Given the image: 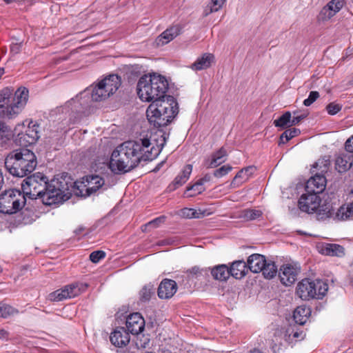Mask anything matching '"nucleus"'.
<instances>
[{"label":"nucleus","mask_w":353,"mask_h":353,"mask_svg":"<svg viewBox=\"0 0 353 353\" xmlns=\"http://www.w3.org/2000/svg\"><path fill=\"white\" fill-rule=\"evenodd\" d=\"M168 89L167 79L157 74L143 75L139 79L137 85L139 97L146 102L165 97Z\"/></svg>","instance_id":"4"},{"label":"nucleus","mask_w":353,"mask_h":353,"mask_svg":"<svg viewBox=\"0 0 353 353\" xmlns=\"http://www.w3.org/2000/svg\"><path fill=\"white\" fill-rule=\"evenodd\" d=\"M120 85V77L117 74H110L101 80L96 85H92L91 88L85 89L79 95H77L76 99H81L83 97L90 94L92 101H103L114 94Z\"/></svg>","instance_id":"6"},{"label":"nucleus","mask_w":353,"mask_h":353,"mask_svg":"<svg viewBox=\"0 0 353 353\" xmlns=\"http://www.w3.org/2000/svg\"><path fill=\"white\" fill-rule=\"evenodd\" d=\"M255 171L256 168L254 166H248L241 169L232 181L230 184L231 188H235L239 187L243 183L246 182Z\"/></svg>","instance_id":"20"},{"label":"nucleus","mask_w":353,"mask_h":353,"mask_svg":"<svg viewBox=\"0 0 353 353\" xmlns=\"http://www.w3.org/2000/svg\"><path fill=\"white\" fill-rule=\"evenodd\" d=\"M72 192L73 193L81 197H87L90 196V193H87V184L83 177L81 180L77 181L74 183V185L72 186Z\"/></svg>","instance_id":"32"},{"label":"nucleus","mask_w":353,"mask_h":353,"mask_svg":"<svg viewBox=\"0 0 353 353\" xmlns=\"http://www.w3.org/2000/svg\"><path fill=\"white\" fill-rule=\"evenodd\" d=\"M321 198L318 194L314 193H308L303 194L298 202L299 209L308 214L319 212V214L321 218H332V216H327L326 213L328 210H333L327 206H321Z\"/></svg>","instance_id":"11"},{"label":"nucleus","mask_w":353,"mask_h":353,"mask_svg":"<svg viewBox=\"0 0 353 353\" xmlns=\"http://www.w3.org/2000/svg\"><path fill=\"white\" fill-rule=\"evenodd\" d=\"M211 180V176L210 174H205L202 179L198 180L201 184H204L205 182H209Z\"/></svg>","instance_id":"57"},{"label":"nucleus","mask_w":353,"mask_h":353,"mask_svg":"<svg viewBox=\"0 0 353 353\" xmlns=\"http://www.w3.org/2000/svg\"><path fill=\"white\" fill-rule=\"evenodd\" d=\"M177 114V103L170 95L152 101L146 110L149 122L156 128L166 126Z\"/></svg>","instance_id":"2"},{"label":"nucleus","mask_w":353,"mask_h":353,"mask_svg":"<svg viewBox=\"0 0 353 353\" xmlns=\"http://www.w3.org/2000/svg\"><path fill=\"white\" fill-rule=\"evenodd\" d=\"M226 0H211V3L204 10V15L208 16L210 13L217 12L225 4Z\"/></svg>","instance_id":"39"},{"label":"nucleus","mask_w":353,"mask_h":353,"mask_svg":"<svg viewBox=\"0 0 353 353\" xmlns=\"http://www.w3.org/2000/svg\"><path fill=\"white\" fill-rule=\"evenodd\" d=\"M211 273L214 279L219 281H226L231 276L226 265H219L213 268Z\"/></svg>","instance_id":"30"},{"label":"nucleus","mask_w":353,"mask_h":353,"mask_svg":"<svg viewBox=\"0 0 353 353\" xmlns=\"http://www.w3.org/2000/svg\"><path fill=\"white\" fill-rule=\"evenodd\" d=\"M287 141H285V137H283V134L281 135L280 137V141H279V144H284Z\"/></svg>","instance_id":"61"},{"label":"nucleus","mask_w":353,"mask_h":353,"mask_svg":"<svg viewBox=\"0 0 353 353\" xmlns=\"http://www.w3.org/2000/svg\"><path fill=\"white\" fill-rule=\"evenodd\" d=\"M353 164V155L347 152L340 154L335 160V167L339 172H345Z\"/></svg>","instance_id":"22"},{"label":"nucleus","mask_w":353,"mask_h":353,"mask_svg":"<svg viewBox=\"0 0 353 353\" xmlns=\"http://www.w3.org/2000/svg\"><path fill=\"white\" fill-rule=\"evenodd\" d=\"M165 221V216H159L158 218H156L153 219L152 221L148 222L146 225H144L145 230L147 229V228H155L160 225V224L163 223Z\"/></svg>","instance_id":"48"},{"label":"nucleus","mask_w":353,"mask_h":353,"mask_svg":"<svg viewBox=\"0 0 353 353\" xmlns=\"http://www.w3.org/2000/svg\"><path fill=\"white\" fill-rule=\"evenodd\" d=\"M266 261L265 256L253 254L248 257L247 261L248 269L254 273L261 272L265 265Z\"/></svg>","instance_id":"21"},{"label":"nucleus","mask_w":353,"mask_h":353,"mask_svg":"<svg viewBox=\"0 0 353 353\" xmlns=\"http://www.w3.org/2000/svg\"><path fill=\"white\" fill-rule=\"evenodd\" d=\"M19 314V310L10 305L0 303V317L7 318Z\"/></svg>","instance_id":"42"},{"label":"nucleus","mask_w":353,"mask_h":353,"mask_svg":"<svg viewBox=\"0 0 353 353\" xmlns=\"http://www.w3.org/2000/svg\"><path fill=\"white\" fill-rule=\"evenodd\" d=\"M26 202L23 192L17 189L5 190L0 194V212L14 214L23 208Z\"/></svg>","instance_id":"8"},{"label":"nucleus","mask_w":353,"mask_h":353,"mask_svg":"<svg viewBox=\"0 0 353 353\" xmlns=\"http://www.w3.org/2000/svg\"><path fill=\"white\" fill-rule=\"evenodd\" d=\"M301 133V131L298 128H291L289 130H285L283 133V137H285V141H288L292 138L298 136Z\"/></svg>","instance_id":"46"},{"label":"nucleus","mask_w":353,"mask_h":353,"mask_svg":"<svg viewBox=\"0 0 353 353\" xmlns=\"http://www.w3.org/2000/svg\"><path fill=\"white\" fill-rule=\"evenodd\" d=\"M262 214L261 211L253 209L244 210L239 212L238 218L244 221H252L260 217Z\"/></svg>","instance_id":"34"},{"label":"nucleus","mask_w":353,"mask_h":353,"mask_svg":"<svg viewBox=\"0 0 353 353\" xmlns=\"http://www.w3.org/2000/svg\"><path fill=\"white\" fill-rule=\"evenodd\" d=\"M8 336V333L5 330H0V339H6Z\"/></svg>","instance_id":"58"},{"label":"nucleus","mask_w":353,"mask_h":353,"mask_svg":"<svg viewBox=\"0 0 353 353\" xmlns=\"http://www.w3.org/2000/svg\"><path fill=\"white\" fill-rule=\"evenodd\" d=\"M66 185L64 173L56 175L50 180L48 187L41 194L40 199L46 205H52L63 203L64 201L65 186Z\"/></svg>","instance_id":"7"},{"label":"nucleus","mask_w":353,"mask_h":353,"mask_svg":"<svg viewBox=\"0 0 353 353\" xmlns=\"http://www.w3.org/2000/svg\"><path fill=\"white\" fill-rule=\"evenodd\" d=\"M299 268L290 264L283 265L279 274L281 283L285 285H291L297 279Z\"/></svg>","instance_id":"12"},{"label":"nucleus","mask_w":353,"mask_h":353,"mask_svg":"<svg viewBox=\"0 0 353 353\" xmlns=\"http://www.w3.org/2000/svg\"><path fill=\"white\" fill-rule=\"evenodd\" d=\"M329 161L327 159H319L313 165V168H319L321 173L325 172L327 170Z\"/></svg>","instance_id":"47"},{"label":"nucleus","mask_w":353,"mask_h":353,"mask_svg":"<svg viewBox=\"0 0 353 353\" xmlns=\"http://www.w3.org/2000/svg\"><path fill=\"white\" fill-rule=\"evenodd\" d=\"M187 272L192 276H198L201 274V270L198 266H194L189 269Z\"/></svg>","instance_id":"56"},{"label":"nucleus","mask_w":353,"mask_h":353,"mask_svg":"<svg viewBox=\"0 0 353 353\" xmlns=\"http://www.w3.org/2000/svg\"><path fill=\"white\" fill-rule=\"evenodd\" d=\"M28 99V90L19 88L14 92L5 88L0 92V117L12 119L18 115L25 107Z\"/></svg>","instance_id":"5"},{"label":"nucleus","mask_w":353,"mask_h":353,"mask_svg":"<svg viewBox=\"0 0 353 353\" xmlns=\"http://www.w3.org/2000/svg\"><path fill=\"white\" fill-rule=\"evenodd\" d=\"M181 215L188 219H199L204 216V212L200 210H196L192 208H183L181 210Z\"/></svg>","instance_id":"41"},{"label":"nucleus","mask_w":353,"mask_h":353,"mask_svg":"<svg viewBox=\"0 0 353 353\" xmlns=\"http://www.w3.org/2000/svg\"><path fill=\"white\" fill-rule=\"evenodd\" d=\"M50 181L43 173L37 172L28 176L22 183L24 195H28L32 199L40 198L48 187Z\"/></svg>","instance_id":"10"},{"label":"nucleus","mask_w":353,"mask_h":353,"mask_svg":"<svg viewBox=\"0 0 353 353\" xmlns=\"http://www.w3.org/2000/svg\"><path fill=\"white\" fill-rule=\"evenodd\" d=\"M145 326V321L139 313H133L128 316L126 320L128 332L132 334L141 332Z\"/></svg>","instance_id":"14"},{"label":"nucleus","mask_w":353,"mask_h":353,"mask_svg":"<svg viewBox=\"0 0 353 353\" xmlns=\"http://www.w3.org/2000/svg\"><path fill=\"white\" fill-rule=\"evenodd\" d=\"M6 3L9 4L14 2L15 0H3Z\"/></svg>","instance_id":"64"},{"label":"nucleus","mask_w":353,"mask_h":353,"mask_svg":"<svg viewBox=\"0 0 353 353\" xmlns=\"http://www.w3.org/2000/svg\"><path fill=\"white\" fill-rule=\"evenodd\" d=\"M310 314L311 310L309 307L301 305L294 310L293 318L297 324L303 325L307 321Z\"/></svg>","instance_id":"27"},{"label":"nucleus","mask_w":353,"mask_h":353,"mask_svg":"<svg viewBox=\"0 0 353 353\" xmlns=\"http://www.w3.org/2000/svg\"><path fill=\"white\" fill-rule=\"evenodd\" d=\"M319 97V93L317 91L310 92L308 98L303 101V105L310 106Z\"/></svg>","instance_id":"50"},{"label":"nucleus","mask_w":353,"mask_h":353,"mask_svg":"<svg viewBox=\"0 0 353 353\" xmlns=\"http://www.w3.org/2000/svg\"><path fill=\"white\" fill-rule=\"evenodd\" d=\"M290 332L293 333L292 340L293 339H299V338L303 339V337L302 336L303 333L302 332H299L298 331L294 330V329L293 327H289V328L287 329V333H289Z\"/></svg>","instance_id":"55"},{"label":"nucleus","mask_w":353,"mask_h":353,"mask_svg":"<svg viewBox=\"0 0 353 353\" xmlns=\"http://www.w3.org/2000/svg\"><path fill=\"white\" fill-rule=\"evenodd\" d=\"M327 289V284L321 280L305 279L298 283L296 294L303 300L322 299Z\"/></svg>","instance_id":"9"},{"label":"nucleus","mask_w":353,"mask_h":353,"mask_svg":"<svg viewBox=\"0 0 353 353\" xmlns=\"http://www.w3.org/2000/svg\"><path fill=\"white\" fill-rule=\"evenodd\" d=\"M65 288L66 287H64L63 288H61V290H56L48 296V299L50 301H62L65 298Z\"/></svg>","instance_id":"44"},{"label":"nucleus","mask_w":353,"mask_h":353,"mask_svg":"<svg viewBox=\"0 0 353 353\" xmlns=\"http://www.w3.org/2000/svg\"><path fill=\"white\" fill-rule=\"evenodd\" d=\"M345 148L347 153L353 155V135L346 141Z\"/></svg>","instance_id":"52"},{"label":"nucleus","mask_w":353,"mask_h":353,"mask_svg":"<svg viewBox=\"0 0 353 353\" xmlns=\"http://www.w3.org/2000/svg\"><path fill=\"white\" fill-rule=\"evenodd\" d=\"M39 125L32 121L30 122L28 127L26 130V133L32 139H34V142L36 143L40 137L39 134Z\"/></svg>","instance_id":"40"},{"label":"nucleus","mask_w":353,"mask_h":353,"mask_svg":"<svg viewBox=\"0 0 353 353\" xmlns=\"http://www.w3.org/2000/svg\"><path fill=\"white\" fill-rule=\"evenodd\" d=\"M105 256V253L103 251L98 250L92 252L90 254V259L93 263H98L101 259H103Z\"/></svg>","instance_id":"49"},{"label":"nucleus","mask_w":353,"mask_h":353,"mask_svg":"<svg viewBox=\"0 0 353 353\" xmlns=\"http://www.w3.org/2000/svg\"><path fill=\"white\" fill-rule=\"evenodd\" d=\"M23 124H18L12 131L6 123L0 122V144L6 143L11 140L14 134H17L19 128H23Z\"/></svg>","instance_id":"25"},{"label":"nucleus","mask_w":353,"mask_h":353,"mask_svg":"<svg viewBox=\"0 0 353 353\" xmlns=\"http://www.w3.org/2000/svg\"><path fill=\"white\" fill-rule=\"evenodd\" d=\"M161 143L151 146L149 139L139 141H128L119 145L112 152L109 162V168L114 174H121L130 171L141 162L155 159L165 144V138L162 135Z\"/></svg>","instance_id":"1"},{"label":"nucleus","mask_w":353,"mask_h":353,"mask_svg":"<svg viewBox=\"0 0 353 353\" xmlns=\"http://www.w3.org/2000/svg\"><path fill=\"white\" fill-rule=\"evenodd\" d=\"M87 288V285L74 282L68 285V299L77 296Z\"/></svg>","instance_id":"33"},{"label":"nucleus","mask_w":353,"mask_h":353,"mask_svg":"<svg viewBox=\"0 0 353 353\" xmlns=\"http://www.w3.org/2000/svg\"><path fill=\"white\" fill-rule=\"evenodd\" d=\"M83 230H84V228L81 226V227H79L77 230H75L74 232L76 234H80Z\"/></svg>","instance_id":"62"},{"label":"nucleus","mask_w":353,"mask_h":353,"mask_svg":"<svg viewBox=\"0 0 353 353\" xmlns=\"http://www.w3.org/2000/svg\"><path fill=\"white\" fill-rule=\"evenodd\" d=\"M227 151L222 147L218 151L213 153L212 159L210 162L209 167L216 168L221 163H224L226 160Z\"/></svg>","instance_id":"31"},{"label":"nucleus","mask_w":353,"mask_h":353,"mask_svg":"<svg viewBox=\"0 0 353 353\" xmlns=\"http://www.w3.org/2000/svg\"><path fill=\"white\" fill-rule=\"evenodd\" d=\"M22 43H14L10 46V52L12 54H17L20 52Z\"/></svg>","instance_id":"54"},{"label":"nucleus","mask_w":353,"mask_h":353,"mask_svg":"<svg viewBox=\"0 0 353 353\" xmlns=\"http://www.w3.org/2000/svg\"><path fill=\"white\" fill-rule=\"evenodd\" d=\"M178 289L176 283L172 279H163L158 288V296L160 299H170Z\"/></svg>","instance_id":"15"},{"label":"nucleus","mask_w":353,"mask_h":353,"mask_svg":"<svg viewBox=\"0 0 353 353\" xmlns=\"http://www.w3.org/2000/svg\"><path fill=\"white\" fill-rule=\"evenodd\" d=\"M292 336L293 333H292L291 332H290L289 333H287V331L285 332V337L287 341H289V342L292 341Z\"/></svg>","instance_id":"59"},{"label":"nucleus","mask_w":353,"mask_h":353,"mask_svg":"<svg viewBox=\"0 0 353 353\" xmlns=\"http://www.w3.org/2000/svg\"><path fill=\"white\" fill-rule=\"evenodd\" d=\"M192 171V165L190 164L186 165L182 170L181 172L175 177L173 181L174 188H177L178 187L183 185L189 179Z\"/></svg>","instance_id":"29"},{"label":"nucleus","mask_w":353,"mask_h":353,"mask_svg":"<svg viewBox=\"0 0 353 353\" xmlns=\"http://www.w3.org/2000/svg\"><path fill=\"white\" fill-rule=\"evenodd\" d=\"M343 6L342 0H331L321 10V16L323 20H328L334 16Z\"/></svg>","instance_id":"19"},{"label":"nucleus","mask_w":353,"mask_h":353,"mask_svg":"<svg viewBox=\"0 0 353 353\" xmlns=\"http://www.w3.org/2000/svg\"><path fill=\"white\" fill-rule=\"evenodd\" d=\"M214 62V56L211 53H204L201 57H198L190 65L193 70L198 71L209 68L212 63Z\"/></svg>","instance_id":"23"},{"label":"nucleus","mask_w":353,"mask_h":353,"mask_svg":"<svg viewBox=\"0 0 353 353\" xmlns=\"http://www.w3.org/2000/svg\"><path fill=\"white\" fill-rule=\"evenodd\" d=\"M294 115L293 118H291L292 125H298L306 117L305 114L296 115V112H294Z\"/></svg>","instance_id":"53"},{"label":"nucleus","mask_w":353,"mask_h":353,"mask_svg":"<svg viewBox=\"0 0 353 353\" xmlns=\"http://www.w3.org/2000/svg\"><path fill=\"white\" fill-rule=\"evenodd\" d=\"M322 253L328 256L342 257L345 255V249L338 244L327 243L323 248Z\"/></svg>","instance_id":"28"},{"label":"nucleus","mask_w":353,"mask_h":353,"mask_svg":"<svg viewBox=\"0 0 353 353\" xmlns=\"http://www.w3.org/2000/svg\"><path fill=\"white\" fill-rule=\"evenodd\" d=\"M205 190V187L201 184V182L196 181L194 184L192 185L187 188L184 195L185 197H192L195 196L203 192H204Z\"/></svg>","instance_id":"36"},{"label":"nucleus","mask_w":353,"mask_h":353,"mask_svg":"<svg viewBox=\"0 0 353 353\" xmlns=\"http://www.w3.org/2000/svg\"><path fill=\"white\" fill-rule=\"evenodd\" d=\"M87 184V193L94 194L105 183L104 179L99 175H88L84 176Z\"/></svg>","instance_id":"24"},{"label":"nucleus","mask_w":353,"mask_h":353,"mask_svg":"<svg viewBox=\"0 0 353 353\" xmlns=\"http://www.w3.org/2000/svg\"><path fill=\"white\" fill-rule=\"evenodd\" d=\"M325 186V177L323 174H316L307 181L305 190L308 193H314L319 195L323 192Z\"/></svg>","instance_id":"13"},{"label":"nucleus","mask_w":353,"mask_h":353,"mask_svg":"<svg viewBox=\"0 0 353 353\" xmlns=\"http://www.w3.org/2000/svg\"><path fill=\"white\" fill-rule=\"evenodd\" d=\"M17 135L14 139V142L17 145H19L23 147L24 148H26L25 147H27L28 145H30L32 144L35 143L34 142V139H32L30 138V137L28 136V134H27L26 132L22 133V132L17 131Z\"/></svg>","instance_id":"38"},{"label":"nucleus","mask_w":353,"mask_h":353,"mask_svg":"<svg viewBox=\"0 0 353 353\" xmlns=\"http://www.w3.org/2000/svg\"><path fill=\"white\" fill-rule=\"evenodd\" d=\"M232 167L230 165H223L214 172V176L217 178L223 177L232 171Z\"/></svg>","instance_id":"45"},{"label":"nucleus","mask_w":353,"mask_h":353,"mask_svg":"<svg viewBox=\"0 0 353 353\" xmlns=\"http://www.w3.org/2000/svg\"><path fill=\"white\" fill-rule=\"evenodd\" d=\"M326 109L330 114L334 115L341 110V106L339 104L331 103L327 105Z\"/></svg>","instance_id":"51"},{"label":"nucleus","mask_w":353,"mask_h":353,"mask_svg":"<svg viewBox=\"0 0 353 353\" xmlns=\"http://www.w3.org/2000/svg\"><path fill=\"white\" fill-rule=\"evenodd\" d=\"M153 294V286L150 285H145L140 291V299L144 302L148 301Z\"/></svg>","instance_id":"43"},{"label":"nucleus","mask_w":353,"mask_h":353,"mask_svg":"<svg viewBox=\"0 0 353 353\" xmlns=\"http://www.w3.org/2000/svg\"><path fill=\"white\" fill-rule=\"evenodd\" d=\"M292 114L290 112H285L278 119L274 121V124L276 127L282 128L292 126L291 122Z\"/></svg>","instance_id":"37"},{"label":"nucleus","mask_w":353,"mask_h":353,"mask_svg":"<svg viewBox=\"0 0 353 353\" xmlns=\"http://www.w3.org/2000/svg\"><path fill=\"white\" fill-rule=\"evenodd\" d=\"M181 28L180 26L175 25L170 27L163 31L156 39V43L158 46H162L170 41H172L175 37L180 34Z\"/></svg>","instance_id":"18"},{"label":"nucleus","mask_w":353,"mask_h":353,"mask_svg":"<svg viewBox=\"0 0 353 353\" xmlns=\"http://www.w3.org/2000/svg\"><path fill=\"white\" fill-rule=\"evenodd\" d=\"M34 153L28 148H20L10 152L5 159V167L14 176L23 177L37 167Z\"/></svg>","instance_id":"3"},{"label":"nucleus","mask_w":353,"mask_h":353,"mask_svg":"<svg viewBox=\"0 0 353 353\" xmlns=\"http://www.w3.org/2000/svg\"><path fill=\"white\" fill-rule=\"evenodd\" d=\"M327 216H332L335 221H346L353 219V201L348 205H343L339 208L336 212L328 210Z\"/></svg>","instance_id":"16"},{"label":"nucleus","mask_w":353,"mask_h":353,"mask_svg":"<svg viewBox=\"0 0 353 353\" xmlns=\"http://www.w3.org/2000/svg\"><path fill=\"white\" fill-rule=\"evenodd\" d=\"M249 353H263V352L258 348H254V349L251 350Z\"/></svg>","instance_id":"60"},{"label":"nucleus","mask_w":353,"mask_h":353,"mask_svg":"<svg viewBox=\"0 0 353 353\" xmlns=\"http://www.w3.org/2000/svg\"><path fill=\"white\" fill-rule=\"evenodd\" d=\"M110 340L114 346L122 347L130 342V335L124 327H118L111 333Z\"/></svg>","instance_id":"17"},{"label":"nucleus","mask_w":353,"mask_h":353,"mask_svg":"<svg viewBox=\"0 0 353 353\" xmlns=\"http://www.w3.org/2000/svg\"><path fill=\"white\" fill-rule=\"evenodd\" d=\"M261 272L265 279H272L276 274L277 267L272 261H266L265 265H264V268H263Z\"/></svg>","instance_id":"35"},{"label":"nucleus","mask_w":353,"mask_h":353,"mask_svg":"<svg viewBox=\"0 0 353 353\" xmlns=\"http://www.w3.org/2000/svg\"><path fill=\"white\" fill-rule=\"evenodd\" d=\"M230 274L236 279H241L248 271V264L243 261H236L232 263L229 268Z\"/></svg>","instance_id":"26"},{"label":"nucleus","mask_w":353,"mask_h":353,"mask_svg":"<svg viewBox=\"0 0 353 353\" xmlns=\"http://www.w3.org/2000/svg\"><path fill=\"white\" fill-rule=\"evenodd\" d=\"M4 72H5L4 68H0V78L4 74Z\"/></svg>","instance_id":"63"}]
</instances>
